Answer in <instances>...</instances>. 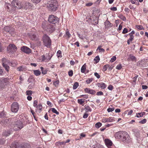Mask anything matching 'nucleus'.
I'll use <instances>...</instances> for the list:
<instances>
[{
  "instance_id": "1",
  "label": "nucleus",
  "mask_w": 148,
  "mask_h": 148,
  "mask_svg": "<svg viewBox=\"0 0 148 148\" xmlns=\"http://www.w3.org/2000/svg\"><path fill=\"white\" fill-rule=\"evenodd\" d=\"M47 7L49 11H55L57 9L58 4L55 1H52V0H49L47 3Z\"/></svg>"
},
{
  "instance_id": "2",
  "label": "nucleus",
  "mask_w": 148,
  "mask_h": 148,
  "mask_svg": "<svg viewBox=\"0 0 148 148\" xmlns=\"http://www.w3.org/2000/svg\"><path fill=\"white\" fill-rule=\"evenodd\" d=\"M10 84L9 78L2 77L0 78V88H4L6 86Z\"/></svg>"
},
{
  "instance_id": "3",
  "label": "nucleus",
  "mask_w": 148,
  "mask_h": 148,
  "mask_svg": "<svg viewBox=\"0 0 148 148\" xmlns=\"http://www.w3.org/2000/svg\"><path fill=\"white\" fill-rule=\"evenodd\" d=\"M42 28L45 30L50 32H52L55 29L54 27L52 25L43 23L42 25Z\"/></svg>"
},
{
  "instance_id": "4",
  "label": "nucleus",
  "mask_w": 148,
  "mask_h": 148,
  "mask_svg": "<svg viewBox=\"0 0 148 148\" xmlns=\"http://www.w3.org/2000/svg\"><path fill=\"white\" fill-rule=\"evenodd\" d=\"M42 40L44 45L47 47H50L51 41L50 38L47 35L45 34L42 37Z\"/></svg>"
},
{
  "instance_id": "5",
  "label": "nucleus",
  "mask_w": 148,
  "mask_h": 148,
  "mask_svg": "<svg viewBox=\"0 0 148 148\" xmlns=\"http://www.w3.org/2000/svg\"><path fill=\"white\" fill-rule=\"evenodd\" d=\"M2 61L3 62L2 65L3 67L7 71H9V66L6 64L7 63H9V65L12 66H15L16 64H13L12 62L9 63V61L7 60V59L5 58H3L2 59Z\"/></svg>"
},
{
  "instance_id": "6",
  "label": "nucleus",
  "mask_w": 148,
  "mask_h": 148,
  "mask_svg": "<svg viewBox=\"0 0 148 148\" xmlns=\"http://www.w3.org/2000/svg\"><path fill=\"white\" fill-rule=\"evenodd\" d=\"M121 134H122V136L123 137L122 139V141L127 143L130 142V137L127 132L121 131Z\"/></svg>"
},
{
  "instance_id": "7",
  "label": "nucleus",
  "mask_w": 148,
  "mask_h": 148,
  "mask_svg": "<svg viewBox=\"0 0 148 148\" xmlns=\"http://www.w3.org/2000/svg\"><path fill=\"white\" fill-rule=\"evenodd\" d=\"M16 47L13 44H10L7 47V51L8 52L10 53H12L14 54L17 50Z\"/></svg>"
},
{
  "instance_id": "8",
  "label": "nucleus",
  "mask_w": 148,
  "mask_h": 148,
  "mask_svg": "<svg viewBox=\"0 0 148 148\" xmlns=\"http://www.w3.org/2000/svg\"><path fill=\"white\" fill-rule=\"evenodd\" d=\"M23 3V2H20L17 0H13L12 2V4L13 6L19 9L22 8Z\"/></svg>"
},
{
  "instance_id": "9",
  "label": "nucleus",
  "mask_w": 148,
  "mask_h": 148,
  "mask_svg": "<svg viewBox=\"0 0 148 148\" xmlns=\"http://www.w3.org/2000/svg\"><path fill=\"white\" fill-rule=\"evenodd\" d=\"M23 127V123L21 121L18 120L15 123L13 129L15 131H16L21 129Z\"/></svg>"
},
{
  "instance_id": "10",
  "label": "nucleus",
  "mask_w": 148,
  "mask_h": 148,
  "mask_svg": "<svg viewBox=\"0 0 148 148\" xmlns=\"http://www.w3.org/2000/svg\"><path fill=\"white\" fill-rule=\"evenodd\" d=\"M48 21L49 23L55 24L58 22L59 18L53 15H51L49 16Z\"/></svg>"
},
{
  "instance_id": "11",
  "label": "nucleus",
  "mask_w": 148,
  "mask_h": 148,
  "mask_svg": "<svg viewBox=\"0 0 148 148\" xmlns=\"http://www.w3.org/2000/svg\"><path fill=\"white\" fill-rule=\"evenodd\" d=\"M19 109V105L16 102H13L11 106V110L13 112H16Z\"/></svg>"
},
{
  "instance_id": "12",
  "label": "nucleus",
  "mask_w": 148,
  "mask_h": 148,
  "mask_svg": "<svg viewBox=\"0 0 148 148\" xmlns=\"http://www.w3.org/2000/svg\"><path fill=\"white\" fill-rule=\"evenodd\" d=\"M30 145L29 143H23L21 145V146L17 147V145H16L14 146H13L11 147V148H30Z\"/></svg>"
},
{
  "instance_id": "13",
  "label": "nucleus",
  "mask_w": 148,
  "mask_h": 148,
  "mask_svg": "<svg viewBox=\"0 0 148 148\" xmlns=\"http://www.w3.org/2000/svg\"><path fill=\"white\" fill-rule=\"evenodd\" d=\"M21 50L24 53L29 54L31 53V50L29 48L25 46H23L21 48Z\"/></svg>"
},
{
  "instance_id": "14",
  "label": "nucleus",
  "mask_w": 148,
  "mask_h": 148,
  "mask_svg": "<svg viewBox=\"0 0 148 148\" xmlns=\"http://www.w3.org/2000/svg\"><path fill=\"white\" fill-rule=\"evenodd\" d=\"M104 142L108 148H111V147L113 144L112 142L109 139H105Z\"/></svg>"
},
{
  "instance_id": "15",
  "label": "nucleus",
  "mask_w": 148,
  "mask_h": 148,
  "mask_svg": "<svg viewBox=\"0 0 148 148\" xmlns=\"http://www.w3.org/2000/svg\"><path fill=\"white\" fill-rule=\"evenodd\" d=\"M84 90L85 92L92 95H95L96 93V91L95 90L88 88H86L84 89Z\"/></svg>"
},
{
  "instance_id": "16",
  "label": "nucleus",
  "mask_w": 148,
  "mask_h": 148,
  "mask_svg": "<svg viewBox=\"0 0 148 148\" xmlns=\"http://www.w3.org/2000/svg\"><path fill=\"white\" fill-rule=\"evenodd\" d=\"M24 3L23 5L22 8H23L25 10L30 9L32 7L31 3L29 2H23Z\"/></svg>"
},
{
  "instance_id": "17",
  "label": "nucleus",
  "mask_w": 148,
  "mask_h": 148,
  "mask_svg": "<svg viewBox=\"0 0 148 148\" xmlns=\"http://www.w3.org/2000/svg\"><path fill=\"white\" fill-rule=\"evenodd\" d=\"M41 59L42 61L47 62L50 60L51 58V57H50L49 55H48L47 57H45V55H43L41 56Z\"/></svg>"
},
{
  "instance_id": "18",
  "label": "nucleus",
  "mask_w": 148,
  "mask_h": 148,
  "mask_svg": "<svg viewBox=\"0 0 148 148\" xmlns=\"http://www.w3.org/2000/svg\"><path fill=\"white\" fill-rule=\"evenodd\" d=\"M9 122V119L7 118H4L0 122V124L4 126H5Z\"/></svg>"
},
{
  "instance_id": "19",
  "label": "nucleus",
  "mask_w": 148,
  "mask_h": 148,
  "mask_svg": "<svg viewBox=\"0 0 148 148\" xmlns=\"http://www.w3.org/2000/svg\"><path fill=\"white\" fill-rule=\"evenodd\" d=\"M4 29L5 31L7 32H9L10 34L14 31L13 29H12V27L8 26H6L4 28Z\"/></svg>"
},
{
  "instance_id": "20",
  "label": "nucleus",
  "mask_w": 148,
  "mask_h": 148,
  "mask_svg": "<svg viewBox=\"0 0 148 148\" xmlns=\"http://www.w3.org/2000/svg\"><path fill=\"white\" fill-rule=\"evenodd\" d=\"M97 85L98 86V87L102 89L105 88L107 86L103 82L98 83L97 84Z\"/></svg>"
},
{
  "instance_id": "21",
  "label": "nucleus",
  "mask_w": 148,
  "mask_h": 148,
  "mask_svg": "<svg viewBox=\"0 0 148 148\" xmlns=\"http://www.w3.org/2000/svg\"><path fill=\"white\" fill-rule=\"evenodd\" d=\"M17 70L20 71H25L27 70V68L24 66H20L17 67Z\"/></svg>"
},
{
  "instance_id": "22",
  "label": "nucleus",
  "mask_w": 148,
  "mask_h": 148,
  "mask_svg": "<svg viewBox=\"0 0 148 148\" xmlns=\"http://www.w3.org/2000/svg\"><path fill=\"white\" fill-rule=\"evenodd\" d=\"M40 69L42 71V73L43 75H45L47 73L48 70L47 68L44 69L43 67L41 66Z\"/></svg>"
},
{
  "instance_id": "23",
  "label": "nucleus",
  "mask_w": 148,
  "mask_h": 148,
  "mask_svg": "<svg viewBox=\"0 0 148 148\" xmlns=\"http://www.w3.org/2000/svg\"><path fill=\"white\" fill-rule=\"evenodd\" d=\"M11 130H8L7 131H4L3 133V135L6 137L9 136L11 134Z\"/></svg>"
},
{
  "instance_id": "24",
  "label": "nucleus",
  "mask_w": 148,
  "mask_h": 148,
  "mask_svg": "<svg viewBox=\"0 0 148 148\" xmlns=\"http://www.w3.org/2000/svg\"><path fill=\"white\" fill-rule=\"evenodd\" d=\"M86 70V63L84 64L82 67L81 69V71L82 73L85 74V71Z\"/></svg>"
},
{
  "instance_id": "25",
  "label": "nucleus",
  "mask_w": 148,
  "mask_h": 148,
  "mask_svg": "<svg viewBox=\"0 0 148 148\" xmlns=\"http://www.w3.org/2000/svg\"><path fill=\"white\" fill-rule=\"evenodd\" d=\"M71 36V35L70 34L69 30L67 29L66 34L64 35V37L66 38L69 39Z\"/></svg>"
},
{
  "instance_id": "26",
  "label": "nucleus",
  "mask_w": 148,
  "mask_h": 148,
  "mask_svg": "<svg viewBox=\"0 0 148 148\" xmlns=\"http://www.w3.org/2000/svg\"><path fill=\"white\" fill-rule=\"evenodd\" d=\"M115 137L118 140H119L120 138V132H116L115 134Z\"/></svg>"
},
{
  "instance_id": "27",
  "label": "nucleus",
  "mask_w": 148,
  "mask_h": 148,
  "mask_svg": "<svg viewBox=\"0 0 148 148\" xmlns=\"http://www.w3.org/2000/svg\"><path fill=\"white\" fill-rule=\"evenodd\" d=\"M33 72L34 74L36 76H38L41 74V72L38 70H34Z\"/></svg>"
},
{
  "instance_id": "28",
  "label": "nucleus",
  "mask_w": 148,
  "mask_h": 148,
  "mask_svg": "<svg viewBox=\"0 0 148 148\" xmlns=\"http://www.w3.org/2000/svg\"><path fill=\"white\" fill-rule=\"evenodd\" d=\"M130 37L128 40L127 41V43L128 45L130 44V42H132L134 39V36L133 35H129Z\"/></svg>"
},
{
  "instance_id": "29",
  "label": "nucleus",
  "mask_w": 148,
  "mask_h": 148,
  "mask_svg": "<svg viewBox=\"0 0 148 148\" xmlns=\"http://www.w3.org/2000/svg\"><path fill=\"white\" fill-rule=\"evenodd\" d=\"M36 108L40 111L39 112H40L42 111V104L41 103L38 104V106Z\"/></svg>"
},
{
  "instance_id": "30",
  "label": "nucleus",
  "mask_w": 148,
  "mask_h": 148,
  "mask_svg": "<svg viewBox=\"0 0 148 148\" xmlns=\"http://www.w3.org/2000/svg\"><path fill=\"white\" fill-rule=\"evenodd\" d=\"M110 65L108 64H106L104 65L103 68L102 70L103 71H105L107 70L108 68H109L110 66Z\"/></svg>"
},
{
  "instance_id": "31",
  "label": "nucleus",
  "mask_w": 148,
  "mask_h": 148,
  "mask_svg": "<svg viewBox=\"0 0 148 148\" xmlns=\"http://www.w3.org/2000/svg\"><path fill=\"white\" fill-rule=\"evenodd\" d=\"M85 109L86 110V112H91L92 111L91 108L88 106H85Z\"/></svg>"
},
{
  "instance_id": "32",
  "label": "nucleus",
  "mask_w": 148,
  "mask_h": 148,
  "mask_svg": "<svg viewBox=\"0 0 148 148\" xmlns=\"http://www.w3.org/2000/svg\"><path fill=\"white\" fill-rule=\"evenodd\" d=\"M57 56L58 58H62V57L61 51L60 50H58L57 53Z\"/></svg>"
},
{
  "instance_id": "33",
  "label": "nucleus",
  "mask_w": 148,
  "mask_h": 148,
  "mask_svg": "<svg viewBox=\"0 0 148 148\" xmlns=\"http://www.w3.org/2000/svg\"><path fill=\"white\" fill-rule=\"evenodd\" d=\"M100 60V58L99 56H96L94 59V61H95L94 62L95 64H97L98 62Z\"/></svg>"
},
{
  "instance_id": "34",
  "label": "nucleus",
  "mask_w": 148,
  "mask_h": 148,
  "mask_svg": "<svg viewBox=\"0 0 148 148\" xmlns=\"http://www.w3.org/2000/svg\"><path fill=\"white\" fill-rule=\"evenodd\" d=\"M84 100V99H78L77 102L79 104L82 105L85 102Z\"/></svg>"
},
{
  "instance_id": "35",
  "label": "nucleus",
  "mask_w": 148,
  "mask_h": 148,
  "mask_svg": "<svg viewBox=\"0 0 148 148\" xmlns=\"http://www.w3.org/2000/svg\"><path fill=\"white\" fill-rule=\"evenodd\" d=\"M129 59L133 61H136V57L134 56L131 55H130L129 56Z\"/></svg>"
},
{
  "instance_id": "36",
  "label": "nucleus",
  "mask_w": 148,
  "mask_h": 148,
  "mask_svg": "<svg viewBox=\"0 0 148 148\" xmlns=\"http://www.w3.org/2000/svg\"><path fill=\"white\" fill-rule=\"evenodd\" d=\"M101 47L102 46H98L96 50L97 51V50H99V52H104L105 51V50L103 48H101Z\"/></svg>"
},
{
  "instance_id": "37",
  "label": "nucleus",
  "mask_w": 148,
  "mask_h": 148,
  "mask_svg": "<svg viewBox=\"0 0 148 148\" xmlns=\"http://www.w3.org/2000/svg\"><path fill=\"white\" fill-rule=\"evenodd\" d=\"M102 124L101 123L99 122L95 124V126L96 128H99L102 126Z\"/></svg>"
},
{
  "instance_id": "38",
  "label": "nucleus",
  "mask_w": 148,
  "mask_h": 148,
  "mask_svg": "<svg viewBox=\"0 0 148 148\" xmlns=\"http://www.w3.org/2000/svg\"><path fill=\"white\" fill-rule=\"evenodd\" d=\"M79 86V83L77 82L74 83L73 86V89L74 90L76 89Z\"/></svg>"
},
{
  "instance_id": "39",
  "label": "nucleus",
  "mask_w": 148,
  "mask_h": 148,
  "mask_svg": "<svg viewBox=\"0 0 148 148\" xmlns=\"http://www.w3.org/2000/svg\"><path fill=\"white\" fill-rule=\"evenodd\" d=\"M36 35L35 33H32L30 36V37L32 40L35 39Z\"/></svg>"
},
{
  "instance_id": "40",
  "label": "nucleus",
  "mask_w": 148,
  "mask_h": 148,
  "mask_svg": "<svg viewBox=\"0 0 148 148\" xmlns=\"http://www.w3.org/2000/svg\"><path fill=\"white\" fill-rule=\"evenodd\" d=\"M135 135L137 138H139L140 137V132L138 130L135 133Z\"/></svg>"
},
{
  "instance_id": "41",
  "label": "nucleus",
  "mask_w": 148,
  "mask_h": 148,
  "mask_svg": "<svg viewBox=\"0 0 148 148\" xmlns=\"http://www.w3.org/2000/svg\"><path fill=\"white\" fill-rule=\"evenodd\" d=\"M51 110L53 112L55 113L57 115L59 114V112L57 111L55 108H52L51 109Z\"/></svg>"
},
{
  "instance_id": "42",
  "label": "nucleus",
  "mask_w": 148,
  "mask_h": 148,
  "mask_svg": "<svg viewBox=\"0 0 148 148\" xmlns=\"http://www.w3.org/2000/svg\"><path fill=\"white\" fill-rule=\"evenodd\" d=\"M32 91L30 90H27L26 92V95L28 96H31L32 95Z\"/></svg>"
},
{
  "instance_id": "43",
  "label": "nucleus",
  "mask_w": 148,
  "mask_h": 148,
  "mask_svg": "<svg viewBox=\"0 0 148 148\" xmlns=\"http://www.w3.org/2000/svg\"><path fill=\"white\" fill-rule=\"evenodd\" d=\"M93 80V79L92 78H88L86 80V82L87 84H89Z\"/></svg>"
},
{
  "instance_id": "44",
  "label": "nucleus",
  "mask_w": 148,
  "mask_h": 148,
  "mask_svg": "<svg viewBox=\"0 0 148 148\" xmlns=\"http://www.w3.org/2000/svg\"><path fill=\"white\" fill-rule=\"evenodd\" d=\"M5 114L4 112H0V117H5Z\"/></svg>"
},
{
  "instance_id": "45",
  "label": "nucleus",
  "mask_w": 148,
  "mask_h": 148,
  "mask_svg": "<svg viewBox=\"0 0 148 148\" xmlns=\"http://www.w3.org/2000/svg\"><path fill=\"white\" fill-rule=\"evenodd\" d=\"M68 73L70 77H72L73 75V71L72 70H70L69 71Z\"/></svg>"
},
{
  "instance_id": "46",
  "label": "nucleus",
  "mask_w": 148,
  "mask_h": 148,
  "mask_svg": "<svg viewBox=\"0 0 148 148\" xmlns=\"http://www.w3.org/2000/svg\"><path fill=\"white\" fill-rule=\"evenodd\" d=\"M136 116L137 117H142L143 115V113H138L136 114Z\"/></svg>"
},
{
  "instance_id": "47",
  "label": "nucleus",
  "mask_w": 148,
  "mask_h": 148,
  "mask_svg": "<svg viewBox=\"0 0 148 148\" xmlns=\"http://www.w3.org/2000/svg\"><path fill=\"white\" fill-rule=\"evenodd\" d=\"M38 102L37 100H35L34 101V104H33V106H34L36 108L37 106H38Z\"/></svg>"
},
{
  "instance_id": "48",
  "label": "nucleus",
  "mask_w": 148,
  "mask_h": 148,
  "mask_svg": "<svg viewBox=\"0 0 148 148\" xmlns=\"http://www.w3.org/2000/svg\"><path fill=\"white\" fill-rule=\"evenodd\" d=\"M116 59V58L115 56H113L110 60V62H113L115 61Z\"/></svg>"
},
{
  "instance_id": "49",
  "label": "nucleus",
  "mask_w": 148,
  "mask_h": 148,
  "mask_svg": "<svg viewBox=\"0 0 148 148\" xmlns=\"http://www.w3.org/2000/svg\"><path fill=\"white\" fill-rule=\"evenodd\" d=\"M147 120L145 119H144L141 121H139V123L141 124H144L146 122Z\"/></svg>"
},
{
  "instance_id": "50",
  "label": "nucleus",
  "mask_w": 148,
  "mask_h": 148,
  "mask_svg": "<svg viewBox=\"0 0 148 148\" xmlns=\"http://www.w3.org/2000/svg\"><path fill=\"white\" fill-rule=\"evenodd\" d=\"M107 122H110L113 121L114 119L112 117H109L107 118Z\"/></svg>"
},
{
  "instance_id": "51",
  "label": "nucleus",
  "mask_w": 148,
  "mask_h": 148,
  "mask_svg": "<svg viewBox=\"0 0 148 148\" xmlns=\"http://www.w3.org/2000/svg\"><path fill=\"white\" fill-rule=\"evenodd\" d=\"M32 2L34 3H36V4L38 3L41 1V0H31Z\"/></svg>"
},
{
  "instance_id": "52",
  "label": "nucleus",
  "mask_w": 148,
  "mask_h": 148,
  "mask_svg": "<svg viewBox=\"0 0 148 148\" xmlns=\"http://www.w3.org/2000/svg\"><path fill=\"white\" fill-rule=\"evenodd\" d=\"M94 75L97 79H99L100 77V75L97 72L94 73Z\"/></svg>"
},
{
  "instance_id": "53",
  "label": "nucleus",
  "mask_w": 148,
  "mask_h": 148,
  "mask_svg": "<svg viewBox=\"0 0 148 148\" xmlns=\"http://www.w3.org/2000/svg\"><path fill=\"white\" fill-rule=\"evenodd\" d=\"M79 97H83L86 99H87L88 97V95H82L80 96Z\"/></svg>"
},
{
  "instance_id": "54",
  "label": "nucleus",
  "mask_w": 148,
  "mask_h": 148,
  "mask_svg": "<svg viewBox=\"0 0 148 148\" xmlns=\"http://www.w3.org/2000/svg\"><path fill=\"white\" fill-rule=\"evenodd\" d=\"M103 93L102 91H99L97 93V95L98 96L103 95Z\"/></svg>"
},
{
  "instance_id": "55",
  "label": "nucleus",
  "mask_w": 148,
  "mask_h": 148,
  "mask_svg": "<svg viewBox=\"0 0 148 148\" xmlns=\"http://www.w3.org/2000/svg\"><path fill=\"white\" fill-rule=\"evenodd\" d=\"M114 110V108H109L107 109V111L108 112H112Z\"/></svg>"
},
{
  "instance_id": "56",
  "label": "nucleus",
  "mask_w": 148,
  "mask_h": 148,
  "mask_svg": "<svg viewBox=\"0 0 148 148\" xmlns=\"http://www.w3.org/2000/svg\"><path fill=\"white\" fill-rule=\"evenodd\" d=\"M127 32H128L127 29L126 28H125L123 30L122 33H123V34H125L127 33Z\"/></svg>"
},
{
  "instance_id": "57",
  "label": "nucleus",
  "mask_w": 148,
  "mask_h": 148,
  "mask_svg": "<svg viewBox=\"0 0 148 148\" xmlns=\"http://www.w3.org/2000/svg\"><path fill=\"white\" fill-rule=\"evenodd\" d=\"M136 27L137 28L139 29H143V27L142 25H137L136 26Z\"/></svg>"
},
{
  "instance_id": "58",
  "label": "nucleus",
  "mask_w": 148,
  "mask_h": 148,
  "mask_svg": "<svg viewBox=\"0 0 148 148\" xmlns=\"http://www.w3.org/2000/svg\"><path fill=\"white\" fill-rule=\"evenodd\" d=\"M102 122L103 123H106L107 122V118H103L102 119Z\"/></svg>"
},
{
  "instance_id": "59",
  "label": "nucleus",
  "mask_w": 148,
  "mask_h": 148,
  "mask_svg": "<svg viewBox=\"0 0 148 148\" xmlns=\"http://www.w3.org/2000/svg\"><path fill=\"white\" fill-rule=\"evenodd\" d=\"M5 142V140L3 139H0V144H3Z\"/></svg>"
},
{
  "instance_id": "60",
  "label": "nucleus",
  "mask_w": 148,
  "mask_h": 148,
  "mask_svg": "<svg viewBox=\"0 0 148 148\" xmlns=\"http://www.w3.org/2000/svg\"><path fill=\"white\" fill-rule=\"evenodd\" d=\"M138 75H136L133 78V81L135 83L136 80V79L137 78Z\"/></svg>"
},
{
  "instance_id": "61",
  "label": "nucleus",
  "mask_w": 148,
  "mask_h": 148,
  "mask_svg": "<svg viewBox=\"0 0 148 148\" xmlns=\"http://www.w3.org/2000/svg\"><path fill=\"white\" fill-rule=\"evenodd\" d=\"M141 63V61H139L138 62H137V66H140V67H141L142 66V65Z\"/></svg>"
},
{
  "instance_id": "62",
  "label": "nucleus",
  "mask_w": 148,
  "mask_h": 148,
  "mask_svg": "<svg viewBox=\"0 0 148 148\" xmlns=\"http://www.w3.org/2000/svg\"><path fill=\"white\" fill-rule=\"evenodd\" d=\"M108 88L110 90H112L113 89V87L112 85H110L108 87Z\"/></svg>"
},
{
  "instance_id": "63",
  "label": "nucleus",
  "mask_w": 148,
  "mask_h": 148,
  "mask_svg": "<svg viewBox=\"0 0 148 148\" xmlns=\"http://www.w3.org/2000/svg\"><path fill=\"white\" fill-rule=\"evenodd\" d=\"M58 143V144L60 145H64L65 144V142L64 141L62 142H59Z\"/></svg>"
},
{
  "instance_id": "64",
  "label": "nucleus",
  "mask_w": 148,
  "mask_h": 148,
  "mask_svg": "<svg viewBox=\"0 0 148 148\" xmlns=\"http://www.w3.org/2000/svg\"><path fill=\"white\" fill-rule=\"evenodd\" d=\"M88 114L87 113L85 112L83 115V117L85 119L86 118L88 117Z\"/></svg>"
}]
</instances>
